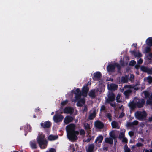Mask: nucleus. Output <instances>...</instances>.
<instances>
[{
  "mask_svg": "<svg viewBox=\"0 0 152 152\" xmlns=\"http://www.w3.org/2000/svg\"><path fill=\"white\" fill-rule=\"evenodd\" d=\"M37 142L39 145L42 149L45 148L47 146L48 141L45 138V135L41 134L37 136Z\"/></svg>",
  "mask_w": 152,
  "mask_h": 152,
  "instance_id": "2",
  "label": "nucleus"
},
{
  "mask_svg": "<svg viewBox=\"0 0 152 152\" xmlns=\"http://www.w3.org/2000/svg\"><path fill=\"white\" fill-rule=\"evenodd\" d=\"M110 136L112 138H114L115 134L114 133L111 132L109 134Z\"/></svg>",
  "mask_w": 152,
  "mask_h": 152,
  "instance_id": "55",
  "label": "nucleus"
},
{
  "mask_svg": "<svg viewBox=\"0 0 152 152\" xmlns=\"http://www.w3.org/2000/svg\"><path fill=\"white\" fill-rule=\"evenodd\" d=\"M85 129L86 130H88L90 129V125L87 123L84 126Z\"/></svg>",
  "mask_w": 152,
  "mask_h": 152,
  "instance_id": "42",
  "label": "nucleus"
},
{
  "mask_svg": "<svg viewBox=\"0 0 152 152\" xmlns=\"http://www.w3.org/2000/svg\"><path fill=\"white\" fill-rule=\"evenodd\" d=\"M125 115V113L124 112H121V113L120 114L119 116V118H122Z\"/></svg>",
  "mask_w": 152,
  "mask_h": 152,
  "instance_id": "54",
  "label": "nucleus"
},
{
  "mask_svg": "<svg viewBox=\"0 0 152 152\" xmlns=\"http://www.w3.org/2000/svg\"><path fill=\"white\" fill-rule=\"evenodd\" d=\"M30 145L32 149H35L37 148L36 142H30Z\"/></svg>",
  "mask_w": 152,
  "mask_h": 152,
  "instance_id": "28",
  "label": "nucleus"
},
{
  "mask_svg": "<svg viewBox=\"0 0 152 152\" xmlns=\"http://www.w3.org/2000/svg\"><path fill=\"white\" fill-rule=\"evenodd\" d=\"M146 44L149 46H151L152 45V37L148 38L146 41Z\"/></svg>",
  "mask_w": 152,
  "mask_h": 152,
  "instance_id": "26",
  "label": "nucleus"
},
{
  "mask_svg": "<svg viewBox=\"0 0 152 152\" xmlns=\"http://www.w3.org/2000/svg\"><path fill=\"white\" fill-rule=\"evenodd\" d=\"M129 106L131 110L135 109L136 107V102H134L133 101L130 102L129 104Z\"/></svg>",
  "mask_w": 152,
  "mask_h": 152,
  "instance_id": "17",
  "label": "nucleus"
},
{
  "mask_svg": "<svg viewBox=\"0 0 152 152\" xmlns=\"http://www.w3.org/2000/svg\"><path fill=\"white\" fill-rule=\"evenodd\" d=\"M106 116L108 118L109 121H111L112 120L111 115L110 113H107L106 115Z\"/></svg>",
  "mask_w": 152,
  "mask_h": 152,
  "instance_id": "30",
  "label": "nucleus"
},
{
  "mask_svg": "<svg viewBox=\"0 0 152 152\" xmlns=\"http://www.w3.org/2000/svg\"><path fill=\"white\" fill-rule=\"evenodd\" d=\"M148 121L149 122H151L152 121V116L149 117Z\"/></svg>",
  "mask_w": 152,
  "mask_h": 152,
  "instance_id": "59",
  "label": "nucleus"
},
{
  "mask_svg": "<svg viewBox=\"0 0 152 152\" xmlns=\"http://www.w3.org/2000/svg\"><path fill=\"white\" fill-rule=\"evenodd\" d=\"M146 72L148 74L152 75V69L148 68Z\"/></svg>",
  "mask_w": 152,
  "mask_h": 152,
  "instance_id": "41",
  "label": "nucleus"
},
{
  "mask_svg": "<svg viewBox=\"0 0 152 152\" xmlns=\"http://www.w3.org/2000/svg\"><path fill=\"white\" fill-rule=\"evenodd\" d=\"M130 78L132 79H134V75L132 74H131L130 75Z\"/></svg>",
  "mask_w": 152,
  "mask_h": 152,
  "instance_id": "60",
  "label": "nucleus"
},
{
  "mask_svg": "<svg viewBox=\"0 0 152 152\" xmlns=\"http://www.w3.org/2000/svg\"><path fill=\"white\" fill-rule=\"evenodd\" d=\"M135 115L138 120L140 121H143L146 120L147 114L145 111L141 112L137 111L135 113Z\"/></svg>",
  "mask_w": 152,
  "mask_h": 152,
  "instance_id": "3",
  "label": "nucleus"
},
{
  "mask_svg": "<svg viewBox=\"0 0 152 152\" xmlns=\"http://www.w3.org/2000/svg\"><path fill=\"white\" fill-rule=\"evenodd\" d=\"M94 126L96 128L99 129H103L104 126L103 123L100 121H96L95 122Z\"/></svg>",
  "mask_w": 152,
  "mask_h": 152,
  "instance_id": "5",
  "label": "nucleus"
},
{
  "mask_svg": "<svg viewBox=\"0 0 152 152\" xmlns=\"http://www.w3.org/2000/svg\"><path fill=\"white\" fill-rule=\"evenodd\" d=\"M118 124L117 122L115 121H113L111 122V126L113 128L119 129V127L118 126Z\"/></svg>",
  "mask_w": 152,
  "mask_h": 152,
  "instance_id": "23",
  "label": "nucleus"
},
{
  "mask_svg": "<svg viewBox=\"0 0 152 152\" xmlns=\"http://www.w3.org/2000/svg\"><path fill=\"white\" fill-rule=\"evenodd\" d=\"M151 58H152V53H150L148 56V58L149 60H151Z\"/></svg>",
  "mask_w": 152,
  "mask_h": 152,
  "instance_id": "49",
  "label": "nucleus"
},
{
  "mask_svg": "<svg viewBox=\"0 0 152 152\" xmlns=\"http://www.w3.org/2000/svg\"><path fill=\"white\" fill-rule=\"evenodd\" d=\"M73 119L74 118L68 115L65 118L64 121L66 124H67L69 123L72 121Z\"/></svg>",
  "mask_w": 152,
  "mask_h": 152,
  "instance_id": "11",
  "label": "nucleus"
},
{
  "mask_svg": "<svg viewBox=\"0 0 152 152\" xmlns=\"http://www.w3.org/2000/svg\"><path fill=\"white\" fill-rule=\"evenodd\" d=\"M105 141L106 143L110 144H113V139L111 137H107L105 138Z\"/></svg>",
  "mask_w": 152,
  "mask_h": 152,
  "instance_id": "22",
  "label": "nucleus"
},
{
  "mask_svg": "<svg viewBox=\"0 0 152 152\" xmlns=\"http://www.w3.org/2000/svg\"><path fill=\"white\" fill-rule=\"evenodd\" d=\"M149 98L150 99L152 100V93H151V95L150 96V97Z\"/></svg>",
  "mask_w": 152,
  "mask_h": 152,
  "instance_id": "62",
  "label": "nucleus"
},
{
  "mask_svg": "<svg viewBox=\"0 0 152 152\" xmlns=\"http://www.w3.org/2000/svg\"><path fill=\"white\" fill-rule=\"evenodd\" d=\"M103 139V137L102 135H100L98 136L96 138V139L95 143H97L98 142V143H101Z\"/></svg>",
  "mask_w": 152,
  "mask_h": 152,
  "instance_id": "18",
  "label": "nucleus"
},
{
  "mask_svg": "<svg viewBox=\"0 0 152 152\" xmlns=\"http://www.w3.org/2000/svg\"><path fill=\"white\" fill-rule=\"evenodd\" d=\"M147 80L149 84H151L152 83V77L148 76L147 78Z\"/></svg>",
  "mask_w": 152,
  "mask_h": 152,
  "instance_id": "32",
  "label": "nucleus"
},
{
  "mask_svg": "<svg viewBox=\"0 0 152 152\" xmlns=\"http://www.w3.org/2000/svg\"><path fill=\"white\" fill-rule=\"evenodd\" d=\"M124 147L125 152H130V149L128 148L127 144L125 145Z\"/></svg>",
  "mask_w": 152,
  "mask_h": 152,
  "instance_id": "40",
  "label": "nucleus"
},
{
  "mask_svg": "<svg viewBox=\"0 0 152 152\" xmlns=\"http://www.w3.org/2000/svg\"><path fill=\"white\" fill-rule=\"evenodd\" d=\"M122 139H122V141L124 143H127L128 140H127V139L126 138L124 137Z\"/></svg>",
  "mask_w": 152,
  "mask_h": 152,
  "instance_id": "45",
  "label": "nucleus"
},
{
  "mask_svg": "<svg viewBox=\"0 0 152 152\" xmlns=\"http://www.w3.org/2000/svg\"><path fill=\"white\" fill-rule=\"evenodd\" d=\"M96 116V112L95 111H94L92 113L90 114L88 119L89 120H92Z\"/></svg>",
  "mask_w": 152,
  "mask_h": 152,
  "instance_id": "25",
  "label": "nucleus"
},
{
  "mask_svg": "<svg viewBox=\"0 0 152 152\" xmlns=\"http://www.w3.org/2000/svg\"><path fill=\"white\" fill-rule=\"evenodd\" d=\"M94 144L88 145V148L86 149V152H94Z\"/></svg>",
  "mask_w": 152,
  "mask_h": 152,
  "instance_id": "14",
  "label": "nucleus"
},
{
  "mask_svg": "<svg viewBox=\"0 0 152 152\" xmlns=\"http://www.w3.org/2000/svg\"><path fill=\"white\" fill-rule=\"evenodd\" d=\"M88 85L83 87L82 89V93L84 96H86L89 90V88L88 87Z\"/></svg>",
  "mask_w": 152,
  "mask_h": 152,
  "instance_id": "13",
  "label": "nucleus"
},
{
  "mask_svg": "<svg viewBox=\"0 0 152 152\" xmlns=\"http://www.w3.org/2000/svg\"><path fill=\"white\" fill-rule=\"evenodd\" d=\"M84 111H87V106L86 105H85L84 107V109H83Z\"/></svg>",
  "mask_w": 152,
  "mask_h": 152,
  "instance_id": "57",
  "label": "nucleus"
},
{
  "mask_svg": "<svg viewBox=\"0 0 152 152\" xmlns=\"http://www.w3.org/2000/svg\"><path fill=\"white\" fill-rule=\"evenodd\" d=\"M129 85H126L124 87L125 88H129Z\"/></svg>",
  "mask_w": 152,
  "mask_h": 152,
  "instance_id": "64",
  "label": "nucleus"
},
{
  "mask_svg": "<svg viewBox=\"0 0 152 152\" xmlns=\"http://www.w3.org/2000/svg\"><path fill=\"white\" fill-rule=\"evenodd\" d=\"M77 105L78 107H81L83 106V104L78 101L77 103Z\"/></svg>",
  "mask_w": 152,
  "mask_h": 152,
  "instance_id": "53",
  "label": "nucleus"
},
{
  "mask_svg": "<svg viewBox=\"0 0 152 152\" xmlns=\"http://www.w3.org/2000/svg\"><path fill=\"white\" fill-rule=\"evenodd\" d=\"M145 101L143 99H139L138 102H136V107L139 108L142 107L145 104Z\"/></svg>",
  "mask_w": 152,
  "mask_h": 152,
  "instance_id": "6",
  "label": "nucleus"
},
{
  "mask_svg": "<svg viewBox=\"0 0 152 152\" xmlns=\"http://www.w3.org/2000/svg\"><path fill=\"white\" fill-rule=\"evenodd\" d=\"M75 125L72 123L67 125L66 127L68 138L70 140L73 141L78 139L77 135L79 134L78 131L75 130Z\"/></svg>",
  "mask_w": 152,
  "mask_h": 152,
  "instance_id": "1",
  "label": "nucleus"
},
{
  "mask_svg": "<svg viewBox=\"0 0 152 152\" xmlns=\"http://www.w3.org/2000/svg\"><path fill=\"white\" fill-rule=\"evenodd\" d=\"M131 92L132 91L130 89H128L125 91L124 92V94L125 95L126 98H128Z\"/></svg>",
  "mask_w": 152,
  "mask_h": 152,
  "instance_id": "24",
  "label": "nucleus"
},
{
  "mask_svg": "<svg viewBox=\"0 0 152 152\" xmlns=\"http://www.w3.org/2000/svg\"><path fill=\"white\" fill-rule=\"evenodd\" d=\"M148 68L144 66H141L140 68V69L142 71L144 72H146Z\"/></svg>",
  "mask_w": 152,
  "mask_h": 152,
  "instance_id": "31",
  "label": "nucleus"
},
{
  "mask_svg": "<svg viewBox=\"0 0 152 152\" xmlns=\"http://www.w3.org/2000/svg\"><path fill=\"white\" fill-rule=\"evenodd\" d=\"M115 67H117L118 71H120L121 69L120 65L117 63H115Z\"/></svg>",
  "mask_w": 152,
  "mask_h": 152,
  "instance_id": "38",
  "label": "nucleus"
},
{
  "mask_svg": "<svg viewBox=\"0 0 152 152\" xmlns=\"http://www.w3.org/2000/svg\"><path fill=\"white\" fill-rule=\"evenodd\" d=\"M78 101L82 104H84L85 102V100L83 98L80 99Z\"/></svg>",
  "mask_w": 152,
  "mask_h": 152,
  "instance_id": "43",
  "label": "nucleus"
},
{
  "mask_svg": "<svg viewBox=\"0 0 152 152\" xmlns=\"http://www.w3.org/2000/svg\"><path fill=\"white\" fill-rule=\"evenodd\" d=\"M136 64V62L134 60H131L130 63L129 65L133 66H134L135 64Z\"/></svg>",
  "mask_w": 152,
  "mask_h": 152,
  "instance_id": "39",
  "label": "nucleus"
},
{
  "mask_svg": "<svg viewBox=\"0 0 152 152\" xmlns=\"http://www.w3.org/2000/svg\"><path fill=\"white\" fill-rule=\"evenodd\" d=\"M152 103V101L149 99H147L146 101L147 104H151Z\"/></svg>",
  "mask_w": 152,
  "mask_h": 152,
  "instance_id": "56",
  "label": "nucleus"
},
{
  "mask_svg": "<svg viewBox=\"0 0 152 152\" xmlns=\"http://www.w3.org/2000/svg\"><path fill=\"white\" fill-rule=\"evenodd\" d=\"M74 109L71 107H66L63 110L64 113L72 115L73 113Z\"/></svg>",
  "mask_w": 152,
  "mask_h": 152,
  "instance_id": "7",
  "label": "nucleus"
},
{
  "mask_svg": "<svg viewBox=\"0 0 152 152\" xmlns=\"http://www.w3.org/2000/svg\"><path fill=\"white\" fill-rule=\"evenodd\" d=\"M102 77V74L99 72H97L94 74L92 78L94 80L99 81V80Z\"/></svg>",
  "mask_w": 152,
  "mask_h": 152,
  "instance_id": "8",
  "label": "nucleus"
},
{
  "mask_svg": "<svg viewBox=\"0 0 152 152\" xmlns=\"http://www.w3.org/2000/svg\"><path fill=\"white\" fill-rule=\"evenodd\" d=\"M143 60L142 58H140L137 61V64H141Z\"/></svg>",
  "mask_w": 152,
  "mask_h": 152,
  "instance_id": "50",
  "label": "nucleus"
},
{
  "mask_svg": "<svg viewBox=\"0 0 152 152\" xmlns=\"http://www.w3.org/2000/svg\"><path fill=\"white\" fill-rule=\"evenodd\" d=\"M64 118L63 116L61 115L56 114L53 117L54 121L56 123L62 121Z\"/></svg>",
  "mask_w": 152,
  "mask_h": 152,
  "instance_id": "4",
  "label": "nucleus"
},
{
  "mask_svg": "<svg viewBox=\"0 0 152 152\" xmlns=\"http://www.w3.org/2000/svg\"><path fill=\"white\" fill-rule=\"evenodd\" d=\"M132 123L133 124V126L134 125H136L138 124V122L137 121L135 120L132 122Z\"/></svg>",
  "mask_w": 152,
  "mask_h": 152,
  "instance_id": "52",
  "label": "nucleus"
},
{
  "mask_svg": "<svg viewBox=\"0 0 152 152\" xmlns=\"http://www.w3.org/2000/svg\"><path fill=\"white\" fill-rule=\"evenodd\" d=\"M130 52L135 57L140 58L142 56V54L140 53L139 52H137L135 50L133 51H130Z\"/></svg>",
  "mask_w": 152,
  "mask_h": 152,
  "instance_id": "15",
  "label": "nucleus"
},
{
  "mask_svg": "<svg viewBox=\"0 0 152 152\" xmlns=\"http://www.w3.org/2000/svg\"><path fill=\"white\" fill-rule=\"evenodd\" d=\"M74 92L75 94H81V91L79 88H77L76 89L75 91L73 90L72 91V92Z\"/></svg>",
  "mask_w": 152,
  "mask_h": 152,
  "instance_id": "33",
  "label": "nucleus"
},
{
  "mask_svg": "<svg viewBox=\"0 0 152 152\" xmlns=\"http://www.w3.org/2000/svg\"><path fill=\"white\" fill-rule=\"evenodd\" d=\"M127 126L128 127H132L133 126L132 122H129L127 123Z\"/></svg>",
  "mask_w": 152,
  "mask_h": 152,
  "instance_id": "44",
  "label": "nucleus"
},
{
  "mask_svg": "<svg viewBox=\"0 0 152 152\" xmlns=\"http://www.w3.org/2000/svg\"><path fill=\"white\" fill-rule=\"evenodd\" d=\"M79 130L80 131L79 133H80V135H85L86 132L83 129H80Z\"/></svg>",
  "mask_w": 152,
  "mask_h": 152,
  "instance_id": "34",
  "label": "nucleus"
},
{
  "mask_svg": "<svg viewBox=\"0 0 152 152\" xmlns=\"http://www.w3.org/2000/svg\"><path fill=\"white\" fill-rule=\"evenodd\" d=\"M145 96L146 97H149V94L147 92H146L145 93Z\"/></svg>",
  "mask_w": 152,
  "mask_h": 152,
  "instance_id": "58",
  "label": "nucleus"
},
{
  "mask_svg": "<svg viewBox=\"0 0 152 152\" xmlns=\"http://www.w3.org/2000/svg\"><path fill=\"white\" fill-rule=\"evenodd\" d=\"M58 136L57 135L55 136L53 135H50L48 137V140L49 141L54 140L58 139Z\"/></svg>",
  "mask_w": 152,
  "mask_h": 152,
  "instance_id": "20",
  "label": "nucleus"
},
{
  "mask_svg": "<svg viewBox=\"0 0 152 152\" xmlns=\"http://www.w3.org/2000/svg\"><path fill=\"white\" fill-rule=\"evenodd\" d=\"M24 130L26 132H31V127L29 124L26 125L24 127Z\"/></svg>",
  "mask_w": 152,
  "mask_h": 152,
  "instance_id": "21",
  "label": "nucleus"
},
{
  "mask_svg": "<svg viewBox=\"0 0 152 152\" xmlns=\"http://www.w3.org/2000/svg\"><path fill=\"white\" fill-rule=\"evenodd\" d=\"M143 144L141 142H138L136 144V146L137 147H140L143 146Z\"/></svg>",
  "mask_w": 152,
  "mask_h": 152,
  "instance_id": "47",
  "label": "nucleus"
},
{
  "mask_svg": "<svg viewBox=\"0 0 152 152\" xmlns=\"http://www.w3.org/2000/svg\"><path fill=\"white\" fill-rule=\"evenodd\" d=\"M106 109V107L104 105H102L101 106V109H100V111H102Z\"/></svg>",
  "mask_w": 152,
  "mask_h": 152,
  "instance_id": "46",
  "label": "nucleus"
},
{
  "mask_svg": "<svg viewBox=\"0 0 152 152\" xmlns=\"http://www.w3.org/2000/svg\"><path fill=\"white\" fill-rule=\"evenodd\" d=\"M108 89L110 90H115L117 89L118 86L114 84H112L108 86Z\"/></svg>",
  "mask_w": 152,
  "mask_h": 152,
  "instance_id": "16",
  "label": "nucleus"
},
{
  "mask_svg": "<svg viewBox=\"0 0 152 152\" xmlns=\"http://www.w3.org/2000/svg\"><path fill=\"white\" fill-rule=\"evenodd\" d=\"M91 140V138H88L86 140V141L87 142H89Z\"/></svg>",
  "mask_w": 152,
  "mask_h": 152,
  "instance_id": "61",
  "label": "nucleus"
},
{
  "mask_svg": "<svg viewBox=\"0 0 152 152\" xmlns=\"http://www.w3.org/2000/svg\"><path fill=\"white\" fill-rule=\"evenodd\" d=\"M41 126L43 128H48L51 126V123L49 121H46L40 124Z\"/></svg>",
  "mask_w": 152,
  "mask_h": 152,
  "instance_id": "10",
  "label": "nucleus"
},
{
  "mask_svg": "<svg viewBox=\"0 0 152 152\" xmlns=\"http://www.w3.org/2000/svg\"><path fill=\"white\" fill-rule=\"evenodd\" d=\"M129 134L130 137H132L134 135V132L132 131H129Z\"/></svg>",
  "mask_w": 152,
  "mask_h": 152,
  "instance_id": "51",
  "label": "nucleus"
},
{
  "mask_svg": "<svg viewBox=\"0 0 152 152\" xmlns=\"http://www.w3.org/2000/svg\"><path fill=\"white\" fill-rule=\"evenodd\" d=\"M125 137L124 133L123 132H121L119 135L118 137L119 139H121Z\"/></svg>",
  "mask_w": 152,
  "mask_h": 152,
  "instance_id": "36",
  "label": "nucleus"
},
{
  "mask_svg": "<svg viewBox=\"0 0 152 152\" xmlns=\"http://www.w3.org/2000/svg\"><path fill=\"white\" fill-rule=\"evenodd\" d=\"M75 99L76 100H79L80 99L81 94H75Z\"/></svg>",
  "mask_w": 152,
  "mask_h": 152,
  "instance_id": "35",
  "label": "nucleus"
},
{
  "mask_svg": "<svg viewBox=\"0 0 152 152\" xmlns=\"http://www.w3.org/2000/svg\"><path fill=\"white\" fill-rule=\"evenodd\" d=\"M145 152H150V151H149V150L147 149H146L145 150Z\"/></svg>",
  "mask_w": 152,
  "mask_h": 152,
  "instance_id": "63",
  "label": "nucleus"
},
{
  "mask_svg": "<svg viewBox=\"0 0 152 152\" xmlns=\"http://www.w3.org/2000/svg\"><path fill=\"white\" fill-rule=\"evenodd\" d=\"M150 46H147L145 49V53H148L151 51Z\"/></svg>",
  "mask_w": 152,
  "mask_h": 152,
  "instance_id": "29",
  "label": "nucleus"
},
{
  "mask_svg": "<svg viewBox=\"0 0 152 152\" xmlns=\"http://www.w3.org/2000/svg\"><path fill=\"white\" fill-rule=\"evenodd\" d=\"M107 69L108 72H114L115 69V63L113 64H109L107 66Z\"/></svg>",
  "mask_w": 152,
  "mask_h": 152,
  "instance_id": "12",
  "label": "nucleus"
},
{
  "mask_svg": "<svg viewBox=\"0 0 152 152\" xmlns=\"http://www.w3.org/2000/svg\"><path fill=\"white\" fill-rule=\"evenodd\" d=\"M89 96L92 98H94L95 96V92L94 89L91 90L88 93Z\"/></svg>",
  "mask_w": 152,
  "mask_h": 152,
  "instance_id": "19",
  "label": "nucleus"
},
{
  "mask_svg": "<svg viewBox=\"0 0 152 152\" xmlns=\"http://www.w3.org/2000/svg\"><path fill=\"white\" fill-rule=\"evenodd\" d=\"M68 102V100H66L65 101H63L61 103V105L62 106H65Z\"/></svg>",
  "mask_w": 152,
  "mask_h": 152,
  "instance_id": "37",
  "label": "nucleus"
},
{
  "mask_svg": "<svg viewBox=\"0 0 152 152\" xmlns=\"http://www.w3.org/2000/svg\"><path fill=\"white\" fill-rule=\"evenodd\" d=\"M108 98L107 99L106 101L107 103H109L110 102H112L115 100V95L113 93L109 94L108 95Z\"/></svg>",
  "mask_w": 152,
  "mask_h": 152,
  "instance_id": "9",
  "label": "nucleus"
},
{
  "mask_svg": "<svg viewBox=\"0 0 152 152\" xmlns=\"http://www.w3.org/2000/svg\"><path fill=\"white\" fill-rule=\"evenodd\" d=\"M63 110L62 108H61L58 111H56V112H58L59 113L62 114L63 113Z\"/></svg>",
  "mask_w": 152,
  "mask_h": 152,
  "instance_id": "48",
  "label": "nucleus"
},
{
  "mask_svg": "<svg viewBox=\"0 0 152 152\" xmlns=\"http://www.w3.org/2000/svg\"><path fill=\"white\" fill-rule=\"evenodd\" d=\"M121 82L124 83H127L128 81V76L126 75L125 76H122L121 78Z\"/></svg>",
  "mask_w": 152,
  "mask_h": 152,
  "instance_id": "27",
  "label": "nucleus"
}]
</instances>
